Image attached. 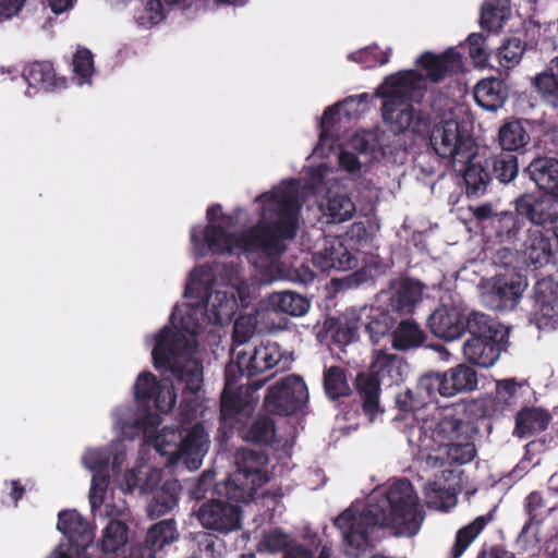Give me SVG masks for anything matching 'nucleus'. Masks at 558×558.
Listing matches in <instances>:
<instances>
[{"mask_svg": "<svg viewBox=\"0 0 558 558\" xmlns=\"http://www.w3.org/2000/svg\"><path fill=\"white\" fill-rule=\"evenodd\" d=\"M526 287V278L519 272L496 276L489 294L490 307L498 311L513 310Z\"/></svg>", "mask_w": 558, "mask_h": 558, "instance_id": "nucleus-14", "label": "nucleus"}, {"mask_svg": "<svg viewBox=\"0 0 558 558\" xmlns=\"http://www.w3.org/2000/svg\"><path fill=\"white\" fill-rule=\"evenodd\" d=\"M276 435V423L268 415H258L244 433L246 441L269 445Z\"/></svg>", "mask_w": 558, "mask_h": 558, "instance_id": "nucleus-51", "label": "nucleus"}, {"mask_svg": "<svg viewBox=\"0 0 558 558\" xmlns=\"http://www.w3.org/2000/svg\"><path fill=\"white\" fill-rule=\"evenodd\" d=\"M236 472L227 481L218 483L217 495L231 500L250 504L258 488L269 482L268 456L264 451L241 449L235 456Z\"/></svg>", "mask_w": 558, "mask_h": 558, "instance_id": "nucleus-6", "label": "nucleus"}, {"mask_svg": "<svg viewBox=\"0 0 558 558\" xmlns=\"http://www.w3.org/2000/svg\"><path fill=\"white\" fill-rule=\"evenodd\" d=\"M322 209L329 222L340 223L354 216L355 204L344 191L328 189Z\"/></svg>", "mask_w": 558, "mask_h": 558, "instance_id": "nucleus-32", "label": "nucleus"}, {"mask_svg": "<svg viewBox=\"0 0 558 558\" xmlns=\"http://www.w3.org/2000/svg\"><path fill=\"white\" fill-rule=\"evenodd\" d=\"M313 263L324 272L347 271L356 267L357 259L341 242H335L314 254Z\"/></svg>", "mask_w": 558, "mask_h": 558, "instance_id": "nucleus-23", "label": "nucleus"}, {"mask_svg": "<svg viewBox=\"0 0 558 558\" xmlns=\"http://www.w3.org/2000/svg\"><path fill=\"white\" fill-rule=\"evenodd\" d=\"M179 533L173 519L161 520L155 523L148 531L143 544L142 558H157L166 545L178 539Z\"/></svg>", "mask_w": 558, "mask_h": 558, "instance_id": "nucleus-25", "label": "nucleus"}, {"mask_svg": "<svg viewBox=\"0 0 558 558\" xmlns=\"http://www.w3.org/2000/svg\"><path fill=\"white\" fill-rule=\"evenodd\" d=\"M511 9L509 0H488L481 11V26L489 32L502 28L504 23L510 17Z\"/></svg>", "mask_w": 558, "mask_h": 558, "instance_id": "nucleus-45", "label": "nucleus"}, {"mask_svg": "<svg viewBox=\"0 0 558 558\" xmlns=\"http://www.w3.org/2000/svg\"><path fill=\"white\" fill-rule=\"evenodd\" d=\"M263 203L262 221L245 232H229L220 225L208 223L204 229H192L191 241L195 246L206 245L214 254L262 253L268 257L280 256L286 251L284 240L296 235L300 202L298 192L277 190L255 198Z\"/></svg>", "mask_w": 558, "mask_h": 558, "instance_id": "nucleus-1", "label": "nucleus"}, {"mask_svg": "<svg viewBox=\"0 0 558 558\" xmlns=\"http://www.w3.org/2000/svg\"><path fill=\"white\" fill-rule=\"evenodd\" d=\"M490 227L500 242H513L521 229V222L518 214L502 211L495 214Z\"/></svg>", "mask_w": 558, "mask_h": 558, "instance_id": "nucleus-50", "label": "nucleus"}, {"mask_svg": "<svg viewBox=\"0 0 558 558\" xmlns=\"http://www.w3.org/2000/svg\"><path fill=\"white\" fill-rule=\"evenodd\" d=\"M22 75L29 87L53 92L66 87L65 76H57L53 64L49 61H35L23 69Z\"/></svg>", "mask_w": 558, "mask_h": 558, "instance_id": "nucleus-22", "label": "nucleus"}, {"mask_svg": "<svg viewBox=\"0 0 558 558\" xmlns=\"http://www.w3.org/2000/svg\"><path fill=\"white\" fill-rule=\"evenodd\" d=\"M308 399L304 380L296 375H288L278 380L267 391L264 408L267 412L289 416L301 410Z\"/></svg>", "mask_w": 558, "mask_h": 558, "instance_id": "nucleus-10", "label": "nucleus"}, {"mask_svg": "<svg viewBox=\"0 0 558 558\" xmlns=\"http://www.w3.org/2000/svg\"><path fill=\"white\" fill-rule=\"evenodd\" d=\"M348 59L364 65L365 69H371L388 63L390 53L380 50L378 46L374 45L349 53Z\"/></svg>", "mask_w": 558, "mask_h": 558, "instance_id": "nucleus-53", "label": "nucleus"}, {"mask_svg": "<svg viewBox=\"0 0 558 558\" xmlns=\"http://www.w3.org/2000/svg\"><path fill=\"white\" fill-rule=\"evenodd\" d=\"M268 305L276 312L291 316H303L310 310V301L293 291L274 292L268 296Z\"/></svg>", "mask_w": 558, "mask_h": 558, "instance_id": "nucleus-37", "label": "nucleus"}, {"mask_svg": "<svg viewBox=\"0 0 558 558\" xmlns=\"http://www.w3.org/2000/svg\"><path fill=\"white\" fill-rule=\"evenodd\" d=\"M181 488L180 482L172 478L155 489L146 509L147 515L157 519L169 513L178 505Z\"/></svg>", "mask_w": 558, "mask_h": 558, "instance_id": "nucleus-29", "label": "nucleus"}, {"mask_svg": "<svg viewBox=\"0 0 558 558\" xmlns=\"http://www.w3.org/2000/svg\"><path fill=\"white\" fill-rule=\"evenodd\" d=\"M525 45L521 39L509 38L499 49L498 57L505 68L518 64L524 53Z\"/></svg>", "mask_w": 558, "mask_h": 558, "instance_id": "nucleus-56", "label": "nucleus"}, {"mask_svg": "<svg viewBox=\"0 0 558 558\" xmlns=\"http://www.w3.org/2000/svg\"><path fill=\"white\" fill-rule=\"evenodd\" d=\"M508 339L471 337L463 344V355L473 365L490 367L497 362L501 352L507 349Z\"/></svg>", "mask_w": 558, "mask_h": 558, "instance_id": "nucleus-16", "label": "nucleus"}, {"mask_svg": "<svg viewBox=\"0 0 558 558\" xmlns=\"http://www.w3.org/2000/svg\"><path fill=\"white\" fill-rule=\"evenodd\" d=\"M509 96L507 83L497 77L480 81L474 88V98L482 108L496 111L501 108Z\"/></svg>", "mask_w": 558, "mask_h": 558, "instance_id": "nucleus-27", "label": "nucleus"}, {"mask_svg": "<svg viewBox=\"0 0 558 558\" xmlns=\"http://www.w3.org/2000/svg\"><path fill=\"white\" fill-rule=\"evenodd\" d=\"M530 141V134L520 120L505 122L499 129L498 143L501 151L523 153Z\"/></svg>", "mask_w": 558, "mask_h": 558, "instance_id": "nucleus-35", "label": "nucleus"}, {"mask_svg": "<svg viewBox=\"0 0 558 558\" xmlns=\"http://www.w3.org/2000/svg\"><path fill=\"white\" fill-rule=\"evenodd\" d=\"M420 498L408 478L395 481L384 494L372 496L362 510L350 507L333 525L340 530L345 546L357 551L372 547L376 527L390 529L398 536H414L424 520Z\"/></svg>", "mask_w": 558, "mask_h": 558, "instance_id": "nucleus-2", "label": "nucleus"}, {"mask_svg": "<svg viewBox=\"0 0 558 558\" xmlns=\"http://www.w3.org/2000/svg\"><path fill=\"white\" fill-rule=\"evenodd\" d=\"M233 380L234 378L230 376V367H227L226 386L220 399V415L223 420L234 418L248 405L247 389L244 390L243 387L232 389Z\"/></svg>", "mask_w": 558, "mask_h": 558, "instance_id": "nucleus-33", "label": "nucleus"}, {"mask_svg": "<svg viewBox=\"0 0 558 558\" xmlns=\"http://www.w3.org/2000/svg\"><path fill=\"white\" fill-rule=\"evenodd\" d=\"M281 360L280 348L277 343L267 342L256 345L246 360L245 352L236 354V366L243 375L254 377L274 368Z\"/></svg>", "mask_w": 558, "mask_h": 558, "instance_id": "nucleus-17", "label": "nucleus"}, {"mask_svg": "<svg viewBox=\"0 0 558 558\" xmlns=\"http://www.w3.org/2000/svg\"><path fill=\"white\" fill-rule=\"evenodd\" d=\"M57 529L68 538V545L76 549L85 550L94 537L92 525L75 509L59 513Z\"/></svg>", "mask_w": 558, "mask_h": 558, "instance_id": "nucleus-19", "label": "nucleus"}, {"mask_svg": "<svg viewBox=\"0 0 558 558\" xmlns=\"http://www.w3.org/2000/svg\"><path fill=\"white\" fill-rule=\"evenodd\" d=\"M444 373L447 377L449 398L458 393L472 391L477 387V373L466 364H458Z\"/></svg>", "mask_w": 558, "mask_h": 558, "instance_id": "nucleus-41", "label": "nucleus"}, {"mask_svg": "<svg viewBox=\"0 0 558 558\" xmlns=\"http://www.w3.org/2000/svg\"><path fill=\"white\" fill-rule=\"evenodd\" d=\"M486 165L492 179H496L502 184L514 181L520 172L518 156L510 151H500L490 156L486 160Z\"/></svg>", "mask_w": 558, "mask_h": 558, "instance_id": "nucleus-36", "label": "nucleus"}, {"mask_svg": "<svg viewBox=\"0 0 558 558\" xmlns=\"http://www.w3.org/2000/svg\"><path fill=\"white\" fill-rule=\"evenodd\" d=\"M515 211L525 217L532 223L543 227L545 230L550 226L558 211L549 199L532 193H524L515 199Z\"/></svg>", "mask_w": 558, "mask_h": 558, "instance_id": "nucleus-21", "label": "nucleus"}, {"mask_svg": "<svg viewBox=\"0 0 558 558\" xmlns=\"http://www.w3.org/2000/svg\"><path fill=\"white\" fill-rule=\"evenodd\" d=\"M73 72L82 83L88 82L94 72V56L87 48L78 49L72 59Z\"/></svg>", "mask_w": 558, "mask_h": 558, "instance_id": "nucleus-57", "label": "nucleus"}, {"mask_svg": "<svg viewBox=\"0 0 558 558\" xmlns=\"http://www.w3.org/2000/svg\"><path fill=\"white\" fill-rule=\"evenodd\" d=\"M468 331L471 337H495L499 339L509 338V330L492 316L473 311L463 316V333Z\"/></svg>", "mask_w": 558, "mask_h": 558, "instance_id": "nucleus-31", "label": "nucleus"}, {"mask_svg": "<svg viewBox=\"0 0 558 558\" xmlns=\"http://www.w3.org/2000/svg\"><path fill=\"white\" fill-rule=\"evenodd\" d=\"M207 434L196 423L185 435L178 428L163 427L156 437V449L169 456L172 462H182L189 470H197L207 450Z\"/></svg>", "mask_w": 558, "mask_h": 558, "instance_id": "nucleus-7", "label": "nucleus"}, {"mask_svg": "<svg viewBox=\"0 0 558 558\" xmlns=\"http://www.w3.org/2000/svg\"><path fill=\"white\" fill-rule=\"evenodd\" d=\"M533 84L541 100L553 109H558V56L553 58L546 69L538 73Z\"/></svg>", "mask_w": 558, "mask_h": 558, "instance_id": "nucleus-34", "label": "nucleus"}, {"mask_svg": "<svg viewBox=\"0 0 558 558\" xmlns=\"http://www.w3.org/2000/svg\"><path fill=\"white\" fill-rule=\"evenodd\" d=\"M520 387L514 379L499 381L493 397L473 402L474 412H478V415L483 417H492L514 411L519 402L518 390Z\"/></svg>", "mask_w": 558, "mask_h": 558, "instance_id": "nucleus-13", "label": "nucleus"}, {"mask_svg": "<svg viewBox=\"0 0 558 558\" xmlns=\"http://www.w3.org/2000/svg\"><path fill=\"white\" fill-rule=\"evenodd\" d=\"M160 380L150 372L141 373L134 384V398L143 407L151 405Z\"/></svg>", "mask_w": 558, "mask_h": 558, "instance_id": "nucleus-52", "label": "nucleus"}, {"mask_svg": "<svg viewBox=\"0 0 558 558\" xmlns=\"http://www.w3.org/2000/svg\"><path fill=\"white\" fill-rule=\"evenodd\" d=\"M422 284L417 281L407 279L402 281L390 299V305L395 312L400 314L412 313L415 305L422 299Z\"/></svg>", "mask_w": 558, "mask_h": 558, "instance_id": "nucleus-40", "label": "nucleus"}, {"mask_svg": "<svg viewBox=\"0 0 558 558\" xmlns=\"http://www.w3.org/2000/svg\"><path fill=\"white\" fill-rule=\"evenodd\" d=\"M429 401L425 398L416 385L414 389L407 388L396 396L397 408L404 413H414L424 409Z\"/></svg>", "mask_w": 558, "mask_h": 558, "instance_id": "nucleus-54", "label": "nucleus"}, {"mask_svg": "<svg viewBox=\"0 0 558 558\" xmlns=\"http://www.w3.org/2000/svg\"><path fill=\"white\" fill-rule=\"evenodd\" d=\"M397 322L398 318L393 313L387 310L372 308L367 322L364 324V329L369 340L375 344L387 336L391 337Z\"/></svg>", "mask_w": 558, "mask_h": 558, "instance_id": "nucleus-39", "label": "nucleus"}, {"mask_svg": "<svg viewBox=\"0 0 558 558\" xmlns=\"http://www.w3.org/2000/svg\"><path fill=\"white\" fill-rule=\"evenodd\" d=\"M202 303L206 307L209 319L219 326L231 322L238 311V302L234 294L225 291H216L210 294L206 293Z\"/></svg>", "mask_w": 558, "mask_h": 558, "instance_id": "nucleus-28", "label": "nucleus"}, {"mask_svg": "<svg viewBox=\"0 0 558 558\" xmlns=\"http://www.w3.org/2000/svg\"><path fill=\"white\" fill-rule=\"evenodd\" d=\"M128 525L120 520H110L104 529L99 547L101 551L110 554L118 551L128 542Z\"/></svg>", "mask_w": 558, "mask_h": 558, "instance_id": "nucleus-49", "label": "nucleus"}, {"mask_svg": "<svg viewBox=\"0 0 558 558\" xmlns=\"http://www.w3.org/2000/svg\"><path fill=\"white\" fill-rule=\"evenodd\" d=\"M493 520V514L477 517L473 522L461 527L456 534V541L450 551L449 558H460L470 544L477 537V535L485 529V526Z\"/></svg>", "mask_w": 558, "mask_h": 558, "instance_id": "nucleus-46", "label": "nucleus"}, {"mask_svg": "<svg viewBox=\"0 0 558 558\" xmlns=\"http://www.w3.org/2000/svg\"><path fill=\"white\" fill-rule=\"evenodd\" d=\"M536 313L534 319L539 329H555L558 326V280L547 277L534 287Z\"/></svg>", "mask_w": 558, "mask_h": 558, "instance_id": "nucleus-11", "label": "nucleus"}, {"mask_svg": "<svg viewBox=\"0 0 558 558\" xmlns=\"http://www.w3.org/2000/svg\"><path fill=\"white\" fill-rule=\"evenodd\" d=\"M523 252L526 264L538 269L555 258L551 239L546 236L541 229H529L523 243Z\"/></svg>", "mask_w": 558, "mask_h": 558, "instance_id": "nucleus-24", "label": "nucleus"}, {"mask_svg": "<svg viewBox=\"0 0 558 558\" xmlns=\"http://www.w3.org/2000/svg\"><path fill=\"white\" fill-rule=\"evenodd\" d=\"M255 329L256 320L253 316H239L233 325V342L238 344H244L254 335Z\"/></svg>", "mask_w": 558, "mask_h": 558, "instance_id": "nucleus-59", "label": "nucleus"}, {"mask_svg": "<svg viewBox=\"0 0 558 558\" xmlns=\"http://www.w3.org/2000/svg\"><path fill=\"white\" fill-rule=\"evenodd\" d=\"M405 369L407 363L399 355L375 350L368 372L356 375L355 389L362 400V409L371 420L383 412L379 405L380 386L400 384L404 379Z\"/></svg>", "mask_w": 558, "mask_h": 558, "instance_id": "nucleus-5", "label": "nucleus"}, {"mask_svg": "<svg viewBox=\"0 0 558 558\" xmlns=\"http://www.w3.org/2000/svg\"><path fill=\"white\" fill-rule=\"evenodd\" d=\"M446 380L447 377L444 372L429 371L418 377L416 385L418 390L432 403L438 400V396L449 398V388Z\"/></svg>", "mask_w": 558, "mask_h": 558, "instance_id": "nucleus-48", "label": "nucleus"}, {"mask_svg": "<svg viewBox=\"0 0 558 558\" xmlns=\"http://www.w3.org/2000/svg\"><path fill=\"white\" fill-rule=\"evenodd\" d=\"M215 480V473L211 471L204 472L199 478L195 482L194 486L191 489V496L196 499L201 500L206 497V494L208 490L211 489V487L215 488V493L217 494L216 486L218 484L214 483Z\"/></svg>", "mask_w": 558, "mask_h": 558, "instance_id": "nucleus-62", "label": "nucleus"}, {"mask_svg": "<svg viewBox=\"0 0 558 558\" xmlns=\"http://www.w3.org/2000/svg\"><path fill=\"white\" fill-rule=\"evenodd\" d=\"M537 189L558 201V157L539 155L524 169Z\"/></svg>", "mask_w": 558, "mask_h": 558, "instance_id": "nucleus-18", "label": "nucleus"}, {"mask_svg": "<svg viewBox=\"0 0 558 558\" xmlns=\"http://www.w3.org/2000/svg\"><path fill=\"white\" fill-rule=\"evenodd\" d=\"M476 433V427L472 426L470 422L453 414L441 415L437 423L434 425V437H436L439 450L449 442L456 441L463 436Z\"/></svg>", "mask_w": 558, "mask_h": 558, "instance_id": "nucleus-30", "label": "nucleus"}, {"mask_svg": "<svg viewBox=\"0 0 558 558\" xmlns=\"http://www.w3.org/2000/svg\"><path fill=\"white\" fill-rule=\"evenodd\" d=\"M240 504L244 502L219 496L203 502L195 515L204 529L228 535L242 529Z\"/></svg>", "mask_w": 558, "mask_h": 558, "instance_id": "nucleus-9", "label": "nucleus"}, {"mask_svg": "<svg viewBox=\"0 0 558 558\" xmlns=\"http://www.w3.org/2000/svg\"><path fill=\"white\" fill-rule=\"evenodd\" d=\"M197 546L201 553L205 554L207 558H217V542L218 538L210 533L202 532L196 536Z\"/></svg>", "mask_w": 558, "mask_h": 558, "instance_id": "nucleus-64", "label": "nucleus"}, {"mask_svg": "<svg viewBox=\"0 0 558 558\" xmlns=\"http://www.w3.org/2000/svg\"><path fill=\"white\" fill-rule=\"evenodd\" d=\"M111 453L107 450L89 451L84 460L87 466L94 472L97 470L109 469Z\"/></svg>", "mask_w": 558, "mask_h": 558, "instance_id": "nucleus-63", "label": "nucleus"}, {"mask_svg": "<svg viewBox=\"0 0 558 558\" xmlns=\"http://www.w3.org/2000/svg\"><path fill=\"white\" fill-rule=\"evenodd\" d=\"M550 422L547 411L538 408H523L515 415V432L520 437L545 430Z\"/></svg>", "mask_w": 558, "mask_h": 558, "instance_id": "nucleus-38", "label": "nucleus"}, {"mask_svg": "<svg viewBox=\"0 0 558 558\" xmlns=\"http://www.w3.org/2000/svg\"><path fill=\"white\" fill-rule=\"evenodd\" d=\"M426 332L413 318H403L397 322L391 332V345L395 350L408 352L425 345Z\"/></svg>", "mask_w": 558, "mask_h": 558, "instance_id": "nucleus-26", "label": "nucleus"}, {"mask_svg": "<svg viewBox=\"0 0 558 558\" xmlns=\"http://www.w3.org/2000/svg\"><path fill=\"white\" fill-rule=\"evenodd\" d=\"M468 166L463 173L465 183V193L469 197H480L487 192L492 181L487 166L484 167L480 162L466 161Z\"/></svg>", "mask_w": 558, "mask_h": 558, "instance_id": "nucleus-47", "label": "nucleus"}, {"mask_svg": "<svg viewBox=\"0 0 558 558\" xmlns=\"http://www.w3.org/2000/svg\"><path fill=\"white\" fill-rule=\"evenodd\" d=\"M109 469L94 471L89 494V501L92 509H95L102 502V496L97 500L95 490H105L109 484Z\"/></svg>", "mask_w": 558, "mask_h": 558, "instance_id": "nucleus-61", "label": "nucleus"}, {"mask_svg": "<svg viewBox=\"0 0 558 558\" xmlns=\"http://www.w3.org/2000/svg\"><path fill=\"white\" fill-rule=\"evenodd\" d=\"M187 347V339L181 331L165 326L156 335L151 352L155 368L169 371L182 390L179 407L182 423H190L196 417L199 408L197 393L203 385V364L184 355Z\"/></svg>", "mask_w": 558, "mask_h": 558, "instance_id": "nucleus-3", "label": "nucleus"}, {"mask_svg": "<svg viewBox=\"0 0 558 558\" xmlns=\"http://www.w3.org/2000/svg\"><path fill=\"white\" fill-rule=\"evenodd\" d=\"M472 438L473 434H469L442 447L445 450L444 457L441 458L444 464L456 466L466 464L474 460L477 451Z\"/></svg>", "mask_w": 558, "mask_h": 558, "instance_id": "nucleus-44", "label": "nucleus"}, {"mask_svg": "<svg viewBox=\"0 0 558 558\" xmlns=\"http://www.w3.org/2000/svg\"><path fill=\"white\" fill-rule=\"evenodd\" d=\"M544 507L543 496L538 492H532L525 499V510L529 514V522L523 530H527L533 524H539V510Z\"/></svg>", "mask_w": 558, "mask_h": 558, "instance_id": "nucleus-60", "label": "nucleus"}, {"mask_svg": "<svg viewBox=\"0 0 558 558\" xmlns=\"http://www.w3.org/2000/svg\"><path fill=\"white\" fill-rule=\"evenodd\" d=\"M403 433L414 457L430 459L434 452L440 451L437 439L434 437L433 423L414 418L407 424Z\"/></svg>", "mask_w": 558, "mask_h": 558, "instance_id": "nucleus-20", "label": "nucleus"}, {"mask_svg": "<svg viewBox=\"0 0 558 558\" xmlns=\"http://www.w3.org/2000/svg\"><path fill=\"white\" fill-rule=\"evenodd\" d=\"M324 326L331 343L339 348L350 344L357 338L359 320L328 318Z\"/></svg>", "mask_w": 558, "mask_h": 558, "instance_id": "nucleus-42", "label": "nucleus"}, {"mask_svg": "<svg viewBox=\"0 0 558 558\" xmlns=\"http://www.w3.org/2000/svg\"><path fill=\"white\" fill-rule=\"evenodd\" d=\"M177 402V392L173 383L163 378L155 392L151 404L161 413L170 412Z\"/></svg>", "mask_w": 558, "mask_h": 558, "instance_id": "nucleus-55", "label": "nucleus"}, {"mask_svg": "<svg viewBox=\"0 0 558 558\" xmlns=\"http://www.w3.org/2000/svg\"><path fill=\"white\" fill-rule=\"evenodd\" d=\"M469 54L478 66H485L488 62L486 37L481 33H472L468 37Z\"/></svg>", "mask_w": 558, "mask_h": 558, "instance_id": "nucleus-58", "label": "nucleus"}, {"mask_svg": "<svg viewBox=\"0 0 558 558\" xmlns=\"http://www.w3.org/2000/svg\"><path fill=\"white\" fill-rule=\"evenodd\" d=\"M463 312L454 305H439L426 319V326L436 338L452 341L463 336Z\"/></svg>", "mask_w": 558, "mask_h": 558, "instance_id": "nucleus-15", "label": "nucleus"}, {"mask_svg": "<svg viewBox=\"0 0 558 558\" xmlns=\"http://www.w3.org/2000/svg\"><path fill=\"white\" fill-rule=\"evenodd\" d=\"M427 87L423 86V76L416 70L400 72L386 80L381 92V117L388 129L395 134L411 132L425 135L429 132L432 118L423 110H415Z\"/></svg>", "mask_w": 558, "mask_h": 558, "instance_id": "nucleus-4", "label": "nucleus"}, {"mask_svg": "<svg viewBox=\"0 0 558 558\" xmlns=\"http://www.w3.org/2000/svg\"><path fill=\"white\" fill-rule=\"evenodd\" d=\"M323 386L326 396L332 401L341 397H349L352 392L348 381L347 369L338 365L325 367L323 373Z\"/></svg>", "mask_w": 558, "mask_h": 558, "instance_id": "nucleus-43", "label": "nucleus"}, {"mask_svg": "<svg viewBox=\"0 0 558 558\" xmlns=\"http://www.w3.org/2000/svg\"><path fill=\"white\" fill-rule=\"evenodd\" d=\"M415 64L425 71L423 75V86L428 80L433 83H439L447 76L457 73L462 66V57L456 48H448L442 53L436 54L432 51H424L415 61Z\"/></svg>", "mask_w": 558, "mask_h": 558, "instance_id": "nucleus-12", "label": "nucleus"}, {"mask_svg": "<svg viewBox=\"0 0 558 558\" xmlns=\"http://www.w3.org/2000/svg\"><path fill=\"white\" fill-rule=\"evenodd\" d=\"M429 144L435 154L454 167L465 165L476 156V145L470 132L454 119H448L429 129Z\"/></svg>", "mask_w": 558, "mask_h": 558, "instance_id": "nucleus-8", "label": "nucleus"}]
</instances>
